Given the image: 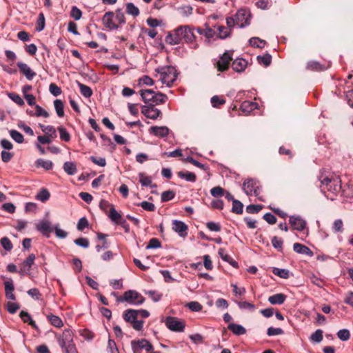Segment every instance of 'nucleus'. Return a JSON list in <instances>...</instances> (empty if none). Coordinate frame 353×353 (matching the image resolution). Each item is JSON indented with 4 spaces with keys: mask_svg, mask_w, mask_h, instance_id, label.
<instances>
[{
    "mask_svg": "<svg viewBox=\"0 0 353 353\" xmlns=\"http://www.w3.org/2000/svg\"><path fill=\"white\" fill-rule=\"evenodd\" d=\"M34 108L36 110V112H34L35 117H42L44 118H48L50 117L49 113L46 110H44L42 107H41L40 105H35Z\"/></svg>",
    "mask_w": 353,
    "mask_h": 353,
    "instance_id": "09e8293b",
    "label": "nucleus"
},
{
    "mask_svg": "<svg viewBox=\"0 0 353 353\" xmlns=\"http://www.w3.org/2000/svg\"><path fill=\"white\" fill-rule=\"evenodd\" d=\"M172 228L181 237H185L188 234V225L181 221L174 220L172 221Z\"/></svg>",
    "mask_w": 353,
    "mask_h": 353,
    "instance_id": "a211bd4d",
    "label": "nucleus"
},
{
    "mask_svg": "<svg viewBox=\"0 0 353 353\" xmlns=\"http://www.w3.org/2000/svg\"><path fill=\"white\" fill-rule=\"evenodd\" d=\"M262 209L263 205H249L246 207V211L250 214L259 213Z\"/></svg>",
    "mask_w": 353,
    "mask_h": 353,
    "instance_id": "e2e57ef3",
    "label": "nucleus"
},
{
    "mask_svg": "<svg viewBox=\"0 0 353 353\" xmlns=\"http://www.w3.org/2000/svg\"><path fill=\"white\" fill-rule=\"evenodd\" d=\"M178 176L187 181L194 182L196 179L195 174L190 172H179Z\"/></svg>",
    "mask_w": 353,
    "mask_h": 353,
    "instance_id": "f704fd0d",
    "label": "nucleus"
},
{
    "mask_svg": "<svg viewBox=\"0 0 353 353\" xmlns=\"http://www.w3.org/2000/svg\"><path fill=\"white\" fill-rule=\"evenodd\" d=\"M57 130L59 132V136H60V139L61 141H65V142H68L70 141V135L69 134V132L67 131V130L63 127V126H59L57 128Z\"/></svg>",
    "mask_w": 353,
    "mask_h": 353,
    "instance_id": "79ce46f5",
    "label": "nucleus"
},
{
    "mask_svg": "<svg viewBox=\"0 0 353 353\" xmlns=\"http://www.w3.org/2000/svg\"><path fill=\"white\" fill-rule=\"evenodd\" d=\"M50 194L49 191L46 189H41L36 196V199L41 202H45L50 199Z\"/></svg>",
    "mask_w": 353,
    "mask_h": 353,
    "instance_id": "ea45409f",
    "label": "nucleus"
},
{
    "mask_svg": "<svg viewBox=\"0 0 353 353\" xmlns=\"http://www.w3.org/2000/svg\"><path fill=\"white\" fill-rule=\"evenodd\" d=\"M228 328L236 335H242L246 332L245 329L242 325L235 323L229 324Z\"/></svg>",
    "mask_w": 353,
    "mask_h": 353,
    "instance_id": "c85d7f7f",
    "label": "nucleus"
},
{
    "mask_svg": "<svg viewBox=\"0 0 353 353\" xmlns=\"http://www.w3.org/2000/svg\"><path fill=\"white\" fill-rule=\"evenodd\" d=\"M272 272L274 274L282 279H288L290 275V272L288 270L278 268H274Z\"/></svg>",
    "mask_w": 353,
    "mask_h": 353,
    "instance_id": "a18cd8bd",
    "label": "nucleus"
},
{
    "mask_svg": "<svg viewBox=\"0 0 353 353\" xmlns=\"http://www.w3.org/2000/svg\"><path fill=\"white\" fill-rule=\"evenodd\" d=\"M218 254L223 261L228 262L234 268L238 267V263L236 261H234L232 259V257L226 252L224 248H220L218 251Z\"/></svg>",
    "mask_w": 353,
    "mask_h": 353,
    "instance_id": "412c9836",
    "label": "nucleus"
},
{
    "mask_svg": "<svg viewBox=\"0 0 353 353\" xmlns=\"http://www.w3.org/2000/svg\"><path fill=\"white\" fill-rule=\"evenodd\" d=\"M75 245L83 248H88L90 245L89 240L85 237H80L74 241Z\"/></svg>",
    "mask_w": 353,
    "mask_h": 353,
    "instance_id": "603ef678",
    "label": "nucleus"
},
{
    "mask_svg": "<svg viewBox=\"0 0 353 353\" xmlns=\"http://www.w3.org/2000/svg\"><path fill=\"white\" fill-rule=\"evenodd\" d=\"M249 42L252 46L259 48H264L266 44V41L265 40H262L259 37H252L250 39Z\"/></svg>",
    "mask_w": 353,
    "mask_h": 353,
    "instance_id": "58836bf2",
    "label": "nucleus"
},
{
    "mask_svg": "<svg viewBox=\"0 0 353 353\" xmlns=\"http://www.w3.org/2000/svg\"><path fill=\"white\" fill-rule=\"evenodd\" d=\"M19 316L24 323H28L30 325L35 329L38 328L35 322L32 320L30 314L28 312L24 310H21L19 314Z\"/></svg>",
    "mask_w": 353,
    "mask_h": 353,
    "instance_id": "b1692460",
    "label": "nucleus"
},
{
    "mask_svg": "<svg viewBox=\"0 0 353 353\" xmlns=\"http://www.w3.org/2000/svg\"><path fill=\"white\" fill-rule=\"evenodd\" d=\"M35 228L46 237H50V234L53 231L50 222L46 219L39 221L35 225Z\"/></svg>",
    "mask_w": 353,
    "mask_h": 353,
    "instance_id": "f8f14e48",
    "label": "nucleus"
},
{
    "mask_svg": "<svg viewBox=\"0 0 353 353\" xmlns=\"http://www.w3.org/2000/svg\"><path fill=\"white\" fill-rule=\"evenodd\" d=\"M163 84L170 87L176 79V70L172 66H166L156 70Z\"/></svg>",
    "mask_w": 353,
    "mask_h": 353,
    "instance_id": "20e7f679",
    "label": "nucleus"
},
{
    "mask_svg": "<svg viewBox=\"0 0 353 353\" xmlns=\"http://www.w3.org/2000/svg\"><path fill=\"white\" fill-rule=\"evenodd\" d=\"M89 223L86 217L83 216L79 219L77 228L79 231H83L85 228H88Z\"/></svg>",
    "mask_w": 353,
    "mask_h": 353,
    "instance_id": "8fccbe9b",
    "label": "nucleus"
},
{
    "mask_svg": "<svg viewBox=\"0 0 353 353\" xmlns=\"http://www.w3.org/2000/svg\"><path fill=\"white\" fill-rule=\"evenodd\" d=\"M310 340L314 343H320L323 340V332L321 330H316L311 336Z\"/></svg>",
    "mask_w": 353,
    "mask_h": 353,
    "instance_id": "6e6d98bb",
    "label": "nucleus"
},
{
    "mask_svg": "<svg viewBox=\"0 0 353 353\" xmlns=\"http://www.w3.org/2000/svg\"><path fill=\"white\" fill-rule=\"evenodd\" d=\"M49 90L54 97H57L61 94V89L55 83H50Z\"/></svg>",
    "mask_w": 353,
    "mask_h": 353,
    "instance_id": "69168bd1",
    "label": "nucleus"
},
{
    "mask_svg": "<svg viewBox=\"0 0 353 353\" xmlns=\"http://www.w3.org/2000/svg\"><path fill=\"white\" fill-rule=\"evenodd\" d=\"M243 203L238 201L234 200L232 202V212L238 214H241L243 213Z\"/></svg>",
    "mask_w": 353,
    "mask_h": 353,
    "instance_id": "49530a36",
    "label": "nucleus"
},
{
    "mask_svg": "<svg viewBox=\"0 0 353 353\" xmlns=\"http://www.w3.org/2000/svg\"><path fill=\"white\" fill-rule=\"evenodd\" d=\"M108 350L109 353H119L116 343L112 339L108 340Z\"/></svg>",
    "mask_w": 353,
    "mask_h": 353,
    "instance_id": "774afa93",
    "label": "nucleus"
},
{
    "mask_svg": "<svg viewBox=\"0 0 353 353\" xmlns=\"http://www.w3.org/2000/svg\"><path fill=\"white\" fill-rule=\"evenodd\" d=\"M181 14L185 17L190 16L193 12V8L190 6H183L179 8Z\"/></svg>",
    "mask_w": 353,
    "mask_h": 353,
    "instance_id": "052dcab7",
    "label": "nucleus"
},
{
    "mask_svg": "<svg viewBox=\"0 0 353 353\" xmlns=\"http://www.w3.org/2000/svg\"><path fill=\"white\" fill-rule=\"evenodd\" d=\"M10 137L17 143H22L24 141L23 135L16 130H10Z\"/></svg>",
    "mask_w": 353,
    "mask_h": 353,
    "instance_id": "72a5a7b5",
    "label": "nucleus"
},
{
    "mask_svg": "<svg viewBox=\"0 0 353 353\" xmlns=\"http://www.w3.org/2000/svg\"><path fill=\"white\" fill-rule=\"evenodd\" d=\"M114 17V13L113 12H107L102 18L103 24L105 28L110 30H117L119 26L113 22V18Z\"/></svg>",
    "mask_w": 353,
    "mask_h": 353,
    "instance_id": "2eb2a0df",
    "label": "nucleus"
},
{
    "mask_svg": "<svg viewBox=\"0 0 353 353\" xmlns=\"http://www.w3.org/2000/svg\"><path fill=\"white\" fill-rule=\"evenodd\" d=\"M293 250L298 254H305L307 256H313L312 251L307 246L299 243H295L293 245Z\"/></svg>",
    "mask_w": 353,
    "mask_h": 353,
    "instance_id": "aec40b11",
    "label": "nucleus"
},
{
    "mask_svg": "<svg viewBox=\"0 0 353 353\" xmlns=\"http://www.w3.org/2000/svg\"><path fill=\"white\" fill-rule=\"evenodd\" d=\"M215 28L219 32L218 37L221 39H226L231 34V30L223 26H217Z\"/></svg>",
    "mask_w": 353,
    "mask_h": 353,
    "instance_id": "c756f323",
    "label": "nucleus"
},
{
    "mask_svg": "<svg viewBox=\"0 0 353 353\" xmlns=\"http://www.w3.org/2000/svg\"><path fill=\"white\" fill-rule=\"evenodd\" d=\"M126 12L133 17H137L140 13L139 8L133 3L126 4Z\"/></svg>",
    "mask_w": 353,
    "mask_h": 353,
    "instance_id": "a19ab883",
    "label": "nucleus"
},
{
    "mask_svg": "<svg viewBox=\"0 0 353 353\" xmlns=\"http://www.w3.org/2000/svg\"><path fill=\"white\" fill-rule=\"evenodd\" d=\"M46 26V20H45V16L43 12H40L39 14L37 20V24H36V30L38 32L42 31L45 28Z\"/></svg>",
    "mask_w": 353,
    "mask_h": 353,
    "instance_id": "4c0bfd02",
    "label": "nucleus"
},
{
    "mask_svg": "<svg viewBox=\"0 0 353 353\" xmlns=\"http://www.w3.org/2000/svg\"><path fill=\"white\" fill-rule=\"evenodd\" d=\"M81 336L86 341H92L94 336V334L88 329H81L79 331Z\"/></svg>",
    "mask_w": 353,
    "mask_h": 353,
    "instance_id": "de8ad7c7",
    "label": "nucleus"
},
{
    "mask_svg": "<svg viewBox=\"0 0 353 353\" xmlns=\"http://www.w3.org/2000/svg\"><path fill=\"white\" fill-rule=\"evenodd\" d=\"M289 222L292 229L297 231H303L307 225L305 220L300 216H290Z\"/></svg>",
    "mask_w": 353,
    "mask_h": 353,
    "instance_id": "ddd939ff",
    "label": "nucleus"
},
{
    "mask_svg": "<svg viewBox=\"0 0 353 353\" xmlns=\"http://www.w3.org/2000/svg\"><path fill=\"white\" fill-rule=\"evenodd\" d=\"M63 170L70 176L74 175L77 172V165L74 162L66 161L63 166Z\"/></svg>",
    "mask_w": 353,
    "mask_h": 353,
    "instance_id": "5701e85b",
    "label": "nucleus"
},
{
    "mask_svg": "<svg viewBox=\"0 0 353 353\" xmlns=\"http://www.w3.org/2000/svg\"><path fill=\"white\" fill-rule=\"evenodd\" d=\"M248 65V61L243 58H236L235 59L232 63V69L237 72H243Z\"/></svg>",
    "mask_w": 353,
    "mask_h": 353,
    "instance_id": "6ab92c4d",
    "label": "nucleus"
},
{
    "mask_svg": "<svg viewBox=\"0 0 353 353\" xmlns=\"http://www.w3.org/2000/svg\"><path fill=\"white\" fill-rule=\"evenodd\" d=\"M256 59L259 63L263 64L265 66H268L272 61V57L269 54H265L264 55H259L257 56Z\"/></svg>",
    "mask_w": 353,
    "mask_h": 353,
    "instance_id": "c03bdc74",
    "label": "nucleus"
},
{
    "mask_svg": "<svg viewBox=\"0 0 353 353\" xmlns=\"http://www.w3.org/2000/svg\"><path fill=\"white\" fill-rule=\"evenodd\" d=\"M341 189V181L336 177L325 176L321 179V190L325 196L332 201Z\"/></svg>",
    "mask_w": 353,
    "mask_h": 353,
    "instance_id": "f257e3e1",
    "label": "nucleus"
},
{
    "mask_svg": "<svg viewBox=\"0 0 353 353\" xmlns=\"http://www.w3.org/2000/svg\"><path fill=\"white\" fill-rule=\"evenodd\" d=\"M53 230L54 231L55 235L59 239H65L68 236V232L59 228V225L57 224L53 226Z\"/></svg>",
    "mask_w": 353,
    "mask_h": 353,
    "instance_id": "3c124183",
    "label": "nucleus"
},
{
    "mask_svg": "<svg viewBox=\"0 0 353 353\" xmlns=\"http://www.w3.org/2000/svg\"><path fill=\"white\" fill-rule=\"evenodd\" d=\"M243 190L244 192L248 196L254 195L255 196H259V181L252 179L245 180L243 183Z\"/></svg>",
    "mask_w": 353,
    "mask_h": 353,
    "instance_id": "6e6552de",
    "label": "nucleus"
},
{
    "mask_svg": "<svg viewBox=\"0 0 353 353\" xmlns=\"http://www.w3.org/2000/svg\"><path fill=\"white\" fill-rule=\"evenodd\" d=\"M145 301L143 296L134 290L125 291L123 295L117 298V301L119 303H126L130 305H140Z\"/></svg>",
    "mask_w": 353,
    "mask_h": 353,
    "instance_id": "7ed1b4c3",
    "label": "nucleus"
},
{
    "mask_svg": "<svg viewBox=\"0 0 353 353\" xmlns=\"http://www.w3.org/2000/svg\"><path fill=\"white\" fill-rule=\"evenodd\" d=\"M65 353H78L75 344L73 343L72 339L68 341V347L64 350Z\"/></svg>",
    "mask_w": 353,
    "mask_h": 353,
    "instance_id": "338daca9",
    "label": "nucleus"
},
{
    "mask_svg": "<svg viewBox=\"0 0 353 353\" xmlns=\"http://www.w3.org/2000/svg\"><path fill=\"white\" fill-rule=\"evenodd\" d=\"M164 323L170 330L175 332H183L185 327L184 321L173 316L166 317Z\"/></svg>",
    "mask_w": 353,
    "mask_h": 353,
    "instance_id": "39448f33",
    "label": "nucleus"
},
{
    "mask_svg": "<svg viewBox=\"0 0 353 353\" xmlns=\"http://www.w3.org/2000/svg\"><path fill=\"white\" fill-rule=\"evenodd\" d=\"M156 137H159L167 141L174 137V133L167 126L156 125Z\"/></svg>",
    "mask_w": 353,
    "mask_h": 353,
    "instance_id": "f3484780",
    "label": "nucleus"
},
{
    "mask_svg": "<svg viewBox=\"0 0 353 353\" xmlns=\"http://www.w3.org/2000/svg\"><path fill=\"white\" fill-rule=\"evenodd\" d=\"M175 192L172 190L165 191L161 194V201L167 202L174 199Z\"/></svg>",
    "mask_w": 353,
    "mask_h": 353,
    "instance_id": "4d7b16f0",
    "label": "nucleus"
},
{
    "mask_svg": "<svg viewBox=\"0 0 353 353\" xmlns=\"http://www.w3.org/2000/svg\"><path fill=\"white\" fill-rule=\"evenodd\" d=\"M337 336L343 341H346L350 338V331L347 329L340 330L337 332Z\"/></svg>",
    "mask_w": 353,
    "mask_h": 353,
    "instance_id": "5fc2aeb1",
    "label": "nucleus"
},
{
    "mask_svg": "<svg viewBox=\"0 0 353 353\" xmlns=\"http://www.w3.org/2000/svg\"><path fill=\"white\" fill-rule=\"evenodd\" d=\"M77 84L80 89L81 94L85 98L90 97L92 95V90L91 88L83 83L77 81Z\"/></svg>",
    "mask_w": 353,
    "mask_h": 353,
    "instance_id": "bb28decb",
    "label": "nucleus"
},
{
    "mask_svg": "<svg viewBox=\"0 0 353 353\" xmlns=\"http://www.w3.org/2000/svg\"><path fill=\"white\" fill-rule=\"evenodd\" d=\"M285 295L283 294H276L268 298L269 302L272 305L282 304L285 300Z\"/></svg>",
    "mask_w": 353,
    "mask_h": 353,
    "instance_id": "a878e982",
    "label": "nucleus"
},
{
    "mask_svg": "<svg viewBox=\"0 0 353 353\" xmlns=\"http://www.w3.org/2000/svg\"><path fill=\"white\" fill-rule=\"evenodd\" d=\"M39 128L47 136H50L52 138L57 137V131L54 126L39 124Z\"/></svg>",
    "mask_w": 353,
    "mask_h": 353,
    "instance_id": "cd10ccee",
    "label": "nucleus"
},
{
    "mask_svg": "<svg viewBox=\"0 0 353 353\" xmlns=\"http://www.w3.org/2000/svg\"><path fill=\"white\" fill-rule=\"evenodd\" d=\"M47 318L50 323L56 327H61L63 325L62 319L58 316L48 314Z\"/></svg>",
    "mask_w": 353,
    "mask_h": 353,
    "instance_id": "7c9ffc66",
    "label": "nucleus"
},
{
    "mask_svg": "<svg viewBox=\"0 0 353 353\" xmlns=\"http://www.w3.org/2000/svg\"><path fill=\"white\" fill-rule=\"evenodd\" d=\"M256 6L259 8L266 10L272 6V1L270 0H258L256 2Z\"/></svg>",
    "mask_w": 353,
    "mask_h": 353,
    "instance_id": "bf43d9fd",
    "label": "nucleus"
},
{
    "mask_svg": "<svg viewBox=\"0 0 353 353\" xmlns=\"http://www.w3.org/2000/svg\"><path fill=\"white\" fill-rule=\"evenodd\" d=\"M138 314L139 310H126L123 319L125 321L131 323L134 330L139 331L143 328V322L137 319Z\"/></svg>",
    "mask_w": 353,
    "mask_h": 353,
    "instance_id": "423d86ee",
    "label": "nucleus"
},
{
    "mask_svg": "<svg viewBox=\"0 0 353 353\" xmlns=\"http://www.w3.org/2000/svg\"><path fill=\"white\" fill-rule=\"evenodd\" d=\"M232 53L233 51L229 50L220 56L215 63V66L218 71L224 72L228 69L230 61L232 60Z\"/></svg>",
    "mask_w": 353,
    "mask_h": 353,
    "instance_id": "0eeeda50",
    "label": "nucleus"
},
{
    "mask_svg": "<svg viewBox=\"0 0 353 353\" xmlns=\"http://www.w3.org/2000/svg\"><path fill=\"white\" fill-rule=\"evenodd\" d=\"M35 165L37 168H43L46 170H50L53 168V163L50 160L38 159L35 161Z\"/></svg>",
    "mask_w": 353,
    "mask_h": 353,
    "instance_id": "4be33fe9",
    "label": "nucleus"
},
{
    "mask_svg": "<svg viewBox=\"0 0 353 353\" xmlns=\"http://www.w3.org/2000/svg\"><path fill=\"white\" fill-rule=\"evenodd\" d=\"M70 16L76 21L79 20L81 18L82 12L77 6H72Z\"/></svg>",
    "mask_w": 353,
    "mask_h": 353,
    "instance_id": "0e129e2a",
    "label": "nucleus"
},
{
    "mask_svg": "<svg viewBox=\"0 0 353 353\" xmlns=\"http://www.w3.org/2000/svg\"><path fill=\"white\" fill-rule=\"evenodd\" d=\"M332 230L334 233H342L343 232V223L341 219L335 220L332 224Z\"/></svg>",
    "mask_w": 353,
    "mask_h": 353,
    "instance_id": "37998d69",
    "label": "nucleus"
},
{
    "mask_svg": "<svg viewBox=\"0 0 353 353\" xmlns=\"http://www.w3.org/2000/svg\"><path fill=\"white\" fill-rule=\"evenodd\" d=\"M182 28H176L172 32H169L165 37V41L170 45H177L183 42Z\"/></svg>",
    "mask_w": 353,
    "mask_h": 353,
    "instance_id": "9b49d317",
    "label": "nucleus"
},
{
    "mask_svg": "<svg viewBox=\"0 0 353 353\" xmlns=\"http://www.w3.org/2000/svg\"><path fill=\"white\" fill-rule=\"evenodd\" d=\"M257 105H258L256 103L246 101L242 103L241 108L243 112L249 113L251 111L256 109Z\"/></svg>",
    "mask_w": 353,
    "mask_h": 353,
    "instance_id": "2f4dec72",
    "label": "nucleus"
},
{
    "mask_svg": "<svg viewBox=\"0 0 353 353\" xmlns=\"http://www.w3.org/2000/svg\"><path fill=\"white\" fill-rule=\"evenodd\" d=\"M109 218L111 219V221L115 223H119V221L121 220V214L116 210L114 205L111 206V208L110 209V214L108 215Z\"/></svg>",
    "mask_w": 353,
    "mask_h": 353,
    "instance_id": "c9c22d12",
    "label": "nucleus"
},
{
    "mask_svg": "<svg viewBox=\"0 0 353 353\" xmlns=\"http://www.w3.org/2000/svg\"><path fill=\"white\" fill-rule=\"evenodd\" d=\"M139 183H141L142 187H151L153 188L154 185L152 184V178L150 176H147L143 172H140L139 174Z\"/></svg>",
    "mask_w": 353,
    "mask_h": 353,
    "instance_id": "393cba45",
    "label": "nucleus"
},
{
    "mask_svg": "<svg viewBox=\"0 0 353 353\" xmlns=\"http://www.w3.org/2000/svg\"><path fill=\"white\" fill-rule=\"evenodd\" d=\"M1 245L6 251H10L13 248L12 242L6 236L1 239Z\"/></svg>",
    "mask_w": 353,
    "mask_h": 353,
    "instance_id": "13d9d810",
    "label": "nucleus"
},
{
    "mask_svg": "<svg viewBox=\"0 0 353 353\" xmlns=\"http://www.w3.org/2000/svg\"><path fill=\"white\" fill-rule=\"evenodd\" d=\"M141 97L145 103L141 108V112L147 117L154 119V91L152 89L141 90Z\"/></svg>",
    "mask_w": 353,
    "mask_h": 353,
    "instance_id": "f03ea898",
    "label": "nucleus"
},
{
    "mask_svg": "<svg viewBox=\"0 0 353 353\" xmlns=\"http://www.w3.org/2000/svg\"><path fill=\"white\" fill-rule=\"evenodd\" d=\"M225 103L224 99L220 98L218 96H213L211 98L212 105L214 108H219L220 105H223Z\"/></svg>",
    "mask_w": 353,
    "mask_h": 353,
    "instance_id": "680f3d73",
    "label": "nucleus"
},
{
    "mask_svg": "<svg viewBox=\"0 0 353 353\" xmlns=\"http://www.w3.org/2000/svg\"><path fill=\"white\" fill-rule=\"evenodd\" d=\"M17 65L20 72L23 74L28 81H32L37 75L36 72H34L28 64L22 61H19Z\"/></svg>",
    "mask_w": 353,
    "mask_h": 353,
    "instance_id": "4468645a",
    "label": "nucleus"
},
{
    "mask_svg": "<svg viewBox=\"0 0 353 353\" xmlns=\"http://www.w3.org/2000/svg\"><path fill=\"white\" fill-rule=\"evenodd\" d=\"M181 28L183 32V41L187 43H194L196 39L194 34V29L191 28L189 26H181Z\"/></svg>",
    "mask_w": 353,
    "mask_h": 353,
    "instance_id": "dca6fc26",
    "label": "nucleus"
},
{
    "mask_svg": "<svg viewBox=\"0 0 353 353\" xmlns=\"http://www.w3.org/2000/svg\"><path fill=\"white\" fill-rule=\"evenodd\" d=\"M54 106L57 116L59 117H63L64 116L63 102L60 99H56L54 101Z\"/></svg>",
    "mask_w": 353,
    "mask_h": 353,
    "instance_id": "473e14b6",
    "label": "nucleus"
},
{
    "mask_svg": "<svg viewBox=\"0 0 353 353\" xmlns=\"http://www.w3.org/2000/svg\"><path fill=\"white\" fill-rule=\"evenodd\" d=\"M8 96L12 101H14L15 103L18 104L19 105L22 106L24 105L23 100L19 94L14 93V92H10V93H8Z\"/></svg>",
    "mask_w": 353,
    "mask_h": 353,
    "instance_id": "864d4df0",
    "label": "nucleus"
},
{
    "mask_svg": "<svg viewBox=\"0 0 353 353\" xmlns=\"http://www.w3.org/2000/svg\"><path fill=\"white\" fill-rule=\"evenodd\" d=\"M236 26L243 28L250 25L251 14L246 9H240L234 14Z\"/></svg>",
    "mask_w": 353,
    "mask_h": 353,
    "instance_id": "1a4fd4ad",
    "label": "nucleus"
},
{
    "mask_svg": "<svg viewBox=\"0 0 353 353\" xmlns=\"http://www.w3.org/2000/svg\"><path fill=\"white\" fill-rule=\"evenodd\" d=\"M307 68L313 71H322L325 70V67L318 61H310L307 63Z\"/></svg>",
    "mask_w": 353,
    "mask_h": 353,
    "instance_id": "e433bc0d",
    "label": "nucleus"
},
{
    "mask_svg": "<svg viewBox=\"0 0 353 353\" xmlns=\"http://www.w3.org/2000/svg\"><path fill=\"white\" fill-rule=\"evenodd\" d=\"M131 347L133 353H141L143 350L150 352L153 349L152 343L144 339L132 340L131 341Z\"/></svg>",
    "mask_w": 353,
    "mask_h": 353,
    "instance_id": "9d476101",
    "label": "nucleus"
}]
</instances>
